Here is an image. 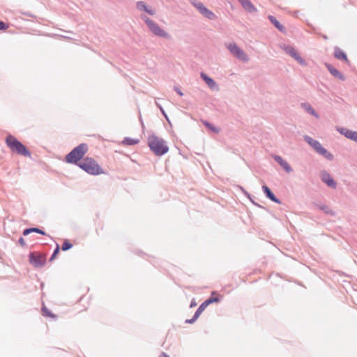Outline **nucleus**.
Wrapping results in <instances>:
<instances>
[{"instance_id":"obj_26","label":"nucleus","mask_w":357,"mask_h":357,"mask_svg":"<svg viewBox=\"0 0 357 357\" xmlns=\"http://www.w3.org/2000/svg\"><path fill=\"white\" fill-rule=\"evenodd\" d=\"M220 301V297H213L211 296L208 299H206L204 303L208 306L209 304L213 303H218Z\"/></svg>"},{"instance_id":"obj_4","label":"nucleus","mask_w":357,"mask_h":357,"mask_svg":"<svg viewBox=\"0 0 357 357\" xmlns=\"http://www.w3.org/2000/svg\"><path fill=\"white\" fill-rule=\"evenodd\" d=\"M142 19L144 21L151 33L155 36L166 39H169L171 38L170 35L167 31L160 28L156 22L149 18L147 16L142 15Z\"/></svg>"},{"instance_id":"obj_44","label":"nucleus","mask_w":357,"mask_h":357,"mask_svg":"<svg viewBox=\"0 0 357 357\" xmlns=\"http://www.w3.org/2000/svg\"><path fill=\"white\" fill-rule=\"evenodd\" d=\"M324 39H327L328 38H327V36H324Z\"/></svg>"},{"instance_id":"obj_30","label":"nucleus","mask_w":357,"mask_h":357,"mask_svg":"<svg viewBox=\"0 0 357 357\" xmlns=\"http://www.w3.org/2000/svg\"><path fill=\"white\" fill-rule=\"evenodd\" d=\"M59 251H60V248H59V245H57L56 248L54 250V251L52 257H50V261H53L56 258V255L59 254Z\"/></svg>"},{"instance_id":"obj_31","label":"nucleus","mask_w":357,"mask_h":357,"mask_svg":"<svg viewBox=\"0 0 357 357\" xmlns=\"http://www.w3.org/2000/svg\"><path fill=\"white\" fill-rule=\"evenodd\" d=\"M158 107H159L162 114L163 115V116L165 118V119L170 123V121L169 119V117L167 116V114H166L165 111L164 110V109L161 107V105H158V103H156Z\"/></svg>"},{"instance_id":"obj_17","label":"nucleus","mask_w":357,"mask_h":357,"mask_svg":"<svg viewBox=\"0 0 357 357\" xmlns=\"http://www.w3.org/2000/svg\"><path fill=\"white\" fill-rule=\"evenodd\" d=\"M270 22L274 25V26L278 29L280 32L285 33L286 28L282 24L280 23L277 19L273 15H268V17Z\"/></svg>"},{"instance_id":"obj_8","label":"nucleus","mask_w":357,"mask_h":357,"mask_svg":"<svg viewBox=\"0 0 357 357\" xmlns=\"http://www.w3.org/2000/svg\"><path fill=\"white\" fill-rule=\"evenodd\" d=\"M284 50L287 54L290 55L292 58L297 61L301 66H305L307 65L305 60L300 56V54L297 52L294 47L291 45H285Z\"/></svg>"},{"instance_id":"obj_24","label":"nucleus","mask_w":357,"mask_h":357,"mask_svg":"<svg viewBox=\"0 0 357 357\" xmlns=\"http://www.w3.org/2000/svg\"><path fill=\"white\" fill-rule=\"evenodd\" d=\"M319 209L323 211L326 214L335 215V212L326 204H322L321 206H319Z\"/></svg>"},{"instance_id":"obj_39","label":"nucleus","mask_w":357,"mask_h":357,"mask_svg":"<svg viewBox=\"0 0 357 357\" xmlns=\"http://www.w3.org/2000/svg\"><path fill=\"white\" fill-rule=\"evenodd\" d=\"M196 305H197V303H196V302L195 301V300H194V299H193V300H192V301H191V303H190V307H195V306H196Z\"/></svg>"},{"instance_id":"obj_9","label":"nucleus","mask_w":357,"mask_h":357,"mask_svg":"<svg viewBox=\"0 0 357 357\" xmlns=\"http://www.w3.org/2000/svg\"><path fill=\"white\" fill-rule=\"evenodd\" d=\"M45 261L46 257L43 255L36 252H32L29 255V261L35 267L43 266L45 264Z\"/></svg>"},{"instance_id":"obj_15","label":"nucleus","mask_w":357,"mask_h":357,"mask_svg":"<svg viewBox=\"0 0 357 357\" xmlns=\"http://www.w3.org/2000/svg\"><path fill=\"white\" fill-rule=\"evenodd\" d=\"M334 57L337 59L344 61L349 63V61L345 52H344L340 47H335L334 48Z\"/></svg>"},{"instance_id":"obj_35","label":"nucleus","mask_w":357,"mask_h":357,"mask_svg":"<svg viewBox=\"0 0 357 357\" xmlns=\"http://www.w3.org/2000/svg\"><path fill=\"white\" fill-rule=\"evenodd\" d=\"M8 28V25L0 20V30H6Z\"/></svg>"},{"instance_id":"obj_27","label":"nucleus","mask_w":357,"mask_h":357,"mask_svg":"<svg viewBox=\"0 0 357 357\" xmlns=\"http://www.w3.org/2000/svg\"><path fill=\"white\" fill-rule=\"evenodd\" d=\"M207 305L203 302L196 310L195 314L199 318L202 312L206 309Z\"/></svg>"},{"instance_id":"obj_11","label":"nucleus","mask_w":357,"mask_h":357,"mask_svg":"<svg viewBox=\"0 0 357 357\" xmlns=\"http://www.w3.org/2000/svg\"><path fill=\"white\" fill-rule=\"evenodd\" d=\"M337 130L347 138L357 142V131H353L346 128H337Z\"/></svg>"},{"instance_id":"obj_21","label":"nucleus","mask_w":357,"mask_h":357,"mask_svg":"<svg viewBox=\"0 0 357 357\" xmlns=\"http://www.w3.org/2000/svg\"><path fill=\"white\" fill-rule=\"evenodd\" d=\"M302 107L311 115L318 118L319 115L317 112L312 107V106L308 102H303L301 104Z\"/></svg>"},{"instance_id":"obj_22","label":"nucleus","mask_w":357,"mask_h":357,"mask_svg":"<svg viewBox=\"0 0 357 357\" xmlns=\"http://www.w3.org/2000/svg\"><path fill=\"white\" fill-rule=\"evenodd\" d=\"M139 143V139H132L128 137H126L123 139V140L121 142V144L124 146H133Z\"/></svg>"},{"instance_id":"obj_5","label":"nucleus","mask_w":357,"mask_h":357,"mask_svg":"<svg viewBox=\"0 0 357 357\" xmlns=\"http://www.w3.org/2000/svg\"><path fill=\"white\" fill-rule=\"evenodd\" d=\"M77 165L81 169L89 174H99L101 173L100 167L92 158H86Z\"/></svg>"},{"instance_id":"obj_42","label":"nucleus","mask_w":357,"mask_h":357,"mask_svg":"<svg viewBox=\"0 0 357 357\" xmlns=\"http://www.w3.org/2000/svg\"><path fill=\"white\" fill-rule=\"evenodd\" d=\"M250 200L252 202V203L253 204H255V205H256V206H259V204H257V203H255V202H254V199H252V198H251V199H250Z\"/></svg>"},{"instance_id":"obj_13","label":"nucleus","mask_w":357,"mask_h":357,"mask_svg":"<svg viewBox=\"0 0 357 357\" xmlns=\"http://www.w3.org/2000/svg\"><path fill=\"white\" fill-rule=\"evenodd\" d=\"M262 190L265 195V196L272 202L280 204V200L274 195V193L272 192V190L266 185H262Z\"/></svg>"},{"instance_id":"obj_23","label":"nucleus","mask_w":357,"mask_h":357,"mask_svg":"<svg viewBox=\"0 0 357 357\" xmlns=\"http://www.w3.org/2000/svg\"><path fill=\"white\" fill-rule=\"evenodd\" d=\"M31 232H36V233L40 234L42 235H45V232L38 228L26 229L23 231V234L24 236H26V235H28L29 234H30Z\"/></svg>"},{"instance_id":"obj_29","label":"nucleus","mask_w":357,"mask_h":357,"mask_svg":"<svg viewBox=\"0 0 357 357\" xmlns=\"http://www.w3.org/2000/svg\"><path fill=\"white\" fill-rule=\"evenodd\" d=\"M72 247H73V244L71 243H70L68 240H66L61 246V250L63 251H66V250L70 249Z\"/></svg>"},{"instance_id":"obj_41","label":"nucleus","mask_w":357,"mask_h":357,"mask_svg":"<svg viewBox=\"0 0 357 357\" xmlns=\"http://www.w3.org/2000/svg\"><path fill=\"white\" fill-rule=\"evenodd\" d=\"M139 121H140V123H141V125H142V128H144V123H143V121H142V119L141 116H139Z\"/></svg>"},{"instance_id":"obj_34","label":"nucleus","mask_w":357,"mask_h":357,"mask_svg":"<svg viewBox=\"0 0 357 357\" xmlns=\"http://www.w3.org/2000/svg\"><path fill=\"white\" fill-rule=\"evenodd\" d=\"M197 319H198V317L195 314H194V316L191 319H186L185 322L186 324H193V323H195L196 321V320Z\"/></svg>"},{"instance_id":"obj_10","label":"nucleus","mask_w":357,"mask_h":357,"mask_svg":"<svg viewBox=\"0 0 357 357\" xmlns=\"http://www.w3.org/2000/svg\"><path fill=\"white\" fill-rule=\"evenodd\" d=\"M321 179L322 182L326 183L328 187L333 189H335L337 188V183L331 176L330 174L328 172L323 171L321 172Z\"/></svg>"},{"instance_id":"obj_38","label":"nucleus","mask_w":357,"mask_h":357,"mask_svg":"<svg viewBox=\"0 0 357 357\" xmlns=\"http://www.w3.org/2000/svg\"><path fill=\"white\" fill-rule=\"evenodd\" d=\"M19 242L23 246L25 245V244H26L24 239L22 237L19 239Z\"/></svg>"},{"instance_id":"obj_33","label":"nucleus","mask_w":357,"mask_h":357,"mask_svg":"<svg viewBox=\"0 0 357 357\" xmlns=\"http://www.w3.org/2000/svg\"><path fill=\"white\" fill-rule=\"evenodd\" d=\"M273 158L280 165L284 161V160L281 156L278 155H275Z\"/></svg>"},{"instance_id":"obj_40","label":"nucleus","mask_w":357,"mask_h":357,"mask_svg":"<svg viewBox=\"0 0 357 357\" xmlns=\"http://www.w3.org/2000/svg\"><path fill=\"white\" fill-rule=\"evenodd\" d=\"M159 357H170L169 356H168L167 354H165V352H162Z\"/></svg>"},{"instance_id":"obj_3","label":"nucleus","mask_w":357,"mask_h":357,"mask_svg":"<svg viewBox=\"0 0 357 357\" xmlns=\"http://www.w3.org/2000/svg\"><path fill=\"white\" fill-rule=\"evenodd\" d=\"M88 145L81 144L73 149L66 156V160L69 163H77L88 151Z\"/></svg>"},{"instance_id":"obj_28","label":"nucleus","mask_w":357,"mask_h":357,"mask_svg":"<svg viewBox=\"0 0 357 357\" xmlns=\"http://www.w3.org/2000/svg\"><path fill=\"white\" fill-rule=\"evenodd\" d=\"M280 166L286 171V172L287 173H290L293 171V169L291 168V167L289 165V164L286 161L284 160L281 165Z\"/></svg>"},{"instance_id":"obj_16","label":"nucleus","mask_w":357,"mask_h":357,"mask_svg":"<svg viewBox=\"0 0 357 357\" xmlns=\"http://www.w3.org/2000/svg\"><path fill=\"white\" fill-rule=\"evenodd\" d=\"M243 8L249 13H254L257 10L255 6L250 0H238Z\"/></svg>"},{"instance_id":"obj_36","label":"nucleus","mask_w":357,"mask_h":357,"mask_svg":"<svg viewBox=\"0 0 357 357\" xmlns=\"http://www.w3.org/2000/svg\"><path fill=\"white\" fill-rule=\"evenodd\" d=\"M241 190H242V192H243V194L249 199H251V195L250 193H248L244 188H243L242 187H240Z\"/></svg>"},{"instance_id":"obj_7","label":"nucleus","mask_w":357,"mask_h":357,"mask_svg":"<svg viewBox=\"0 0 357 357\" xmlns=\"http://www.w3.org/2000/svg\"><path fill=\"white\" fill-rule=\"evenodd\" d=\"M227 49L238 59L243 61H248V55L235 43L229 44Z\"/></svg>"},{"instance_id":"obj_32","label":"nucleus","mask_w":357,"mask_h":357,"mask_svg":"<svg viewBox=\"0 0 357 357\" xmlns=\"http://www.w3.org/2000/svg\"><path fill=\"white\" fill-rule=\"evenodd\" d=\"M43 315L45 317H55L45 307H43Z\"/></svg>"},{"instance_id":"obj_2","label":"nucleus","mask_w":357,"mask_h":357,"mask_svg":"<svg viewBox=\"0 0 357 357\" xmlns=\"http://www.w3.org/2000/svg\"><path fill=\"white\" fill-rule=\"evenodd\" d=\"M6 143L11 151L23 156H31V153L13 135L6 137Z\"/></svg>"},{"instance_id":"obj_19","label":"nucleus","mask_w":357,"mask_h":357,"mask_svg":"<svg viewBox=\"0 0 357 357\" xmlns=\"http://www.w3.org/2000/svg\"><path fill=\"white\" fill-rule=\"evenodd\" d=\"M137 8L141 11H144L151 15H153L155 14V10L149 9L146 5L145 2L142 1L137 2Z\"/></svg>"},{"instance_id":"obj_20","label":"nucleus","mask_w":357,"mask_h":357,"mask_svg":"<svg viewBox=\"0 0 357 357\" xmlns=\"http://www.w3.org/2000/svg\"><path fill=\"white\" fill-rule=\"evenodd\" d=\"M316 151L328 160H333L334 158L333 155L322 146H321Z\"/></svg>"},{"instance_id":"obj_12","label":"nucleus","mask_w":357,"mask_h":357,"mask_svg":"<svg viewBox=\"0 0 357 357\" xmlns=\"http://www.w3.org/2000/svg\"><path fill=\"white\" fill-rule=\"evenodd\" d=\"M200 77L205 82V83L211 89H215L216 91L219 90L217 83L206 73L202 72L200 73Z\"/></svg>"},{"instance_id":"obj_37","label":"nucleus","mask_w":357,"mask_h":357,"mask_svg":"<svg viewBox=\"0 0 357 357\" xmlns=\"http://www.w3.org/2000/svg\"><path fill=\"white\" fill-rule=\"evenodd\" d=\"M174 90L176 92L177 94L182 96H183V92L181 91V89L178 86H174Z\"/></svg>"},{"instance_id":"obj_14","label":"nucleus","mask_w":357,"mask_h":357,"mask_svg":"<svg viewBox=\"0 0 357 357\" xmlns=\"http://www.w3.org/2000/svg\"><path fill=\"white\" fill-rule=\"evenodd\" d=\"M325 66L327 68V70L330 72V73L334 76L335 78H337L340 80L344 81L345 77L344 75L341 73L338 70H337L335 68H334L331 64L330 63H325Z\"/></svg>"},{"instance_id":"obj_18","label":"nucleus","mask_w":357,"mask_h":357,"mask_svg":"<svg viewBox=\"0 0 357 357\" xmlns=\"http://www.w3.org/2000/svg\"><path fill=\"white\" fill-rule=\"evenodd\" d=\"M304 139L315 151H317L321 146V143L319 141L314 139L312 137H311L308 135H305Z\"/></svg>"},{"instance_id":"obj_25","label":"nucleus","mask_w":357,"mask_h":357,"mask_svg":"<svg viewBox=\"0 0 357 357\" xmlns=\"http://www.w3.org/2000/svg\"><path fill=\"white\" fill-rule=\"evenodd\" d=\"M203 124L215 133H218L220 131L219 128H216L212 123L207 121H204Z\"/></svg>"},{"instance_id":"obj_43","label":"nucleus","mask_w":357,"mask_h":357,"mask_svg":"<svg viewBox=\"0 0 357 357\" xmlns=\"http://www.w3.org/2000/svg\"><path fill=\"white\" fill-rule=\"evenodd\" d=\"M314 205L319 209V206H321V204L314 203Z\"/></svg>"},{"instance_id":"obj_6","label":"nucleus","mask_w":357,"mask_h":357,"mask_svg":"<svg viewBox=\"0 0 357 357\" xmlns=\"http://www.w3.org/2000/svg\"><path fill=\"white\" fill-rule=\"evenodd\" d=\"M191 3L199 10L200 14L204 16L206 18L214 20L216 19L215 14L208 9L202 3L197 1L196 0H193L190 1Z\"/></svg>"},{"instance_id":"obj_1","label":"nucleus","mask_w":357,"mask_h":357,"mask_svg":"<svg viewBox=\"0 0 357 357\" xmlns=\"http://www.w3.org/2000/svg\"><path fill=\"white\" fill-rule=\"evenodd\" d=\"M147 144L150 150L157 156L164 155L169 151L167 142L154 134L148 137Z\"/></svg>"}]
</instances>
